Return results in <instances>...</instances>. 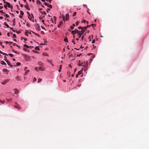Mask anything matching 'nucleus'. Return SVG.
<instances>
[{
	"instance_id": "nucleus-8",
	"label": "nucleus",
	"mask_w": 149,
	"mask_h": 149,
	"mask_svg": "<svg viewBox=\"0 0 149 149\" xmlns=\"http://www.w3.org/2000/svg\"><path fill=\"white\" fill-rule=\"evenodd\" d=\"M8 80H6L5 81L2 82L1 83V84H2L4 85L5 84H6L8 82Z\"/></svg>"
},
{
	"instance_id": "nucleus-29",
	"label": "nucleus",
	"mask_w": 149,
	"mask_h": 149,
	"mask_svg": "<svg viewBox=\"0 0 149 149\" xmlns=\"http://www.w3.org/2000/svg\"><path fill=\"white\" fill-rule=\"evenodd\" d=\"M3 71L4 72H6L8 71V70L6 69H3Z\"/></svg>"
},
{
	"instance_id": "nucleus-34",
	"label": "nucleus",
	"mask_w": 149,
	"mask_h": 149,
	"mask_svg": "<svg viewBox=\"0 0 149 149\" xmlns=\"http://www.w3.org/2000/svg\"><path fill=\"white\" fill-rule=\"evenodd\" d=\"M91 26H93V27L96 26V25L95 24H92L91 25Z\"/></svg>"
},
{
	"instance_id": "nucleus-28",
	"label": "nucleus",
	"mask_w": 149,
	"mask_h": 149,
	"mask_svg": "<svg viewBox=\"0 0 149 149\" xmlns=\"http://www.w3.org/2000/svg\"><path fill=\"white\" fill-rule=\"evenodd\" d=\"M43 54L44 56H48V54L46 53H43Z\"/></svg>"
},
{
	"instance_id": "nucleus-53",
	"label": "nucleus",
	"mask_w": 149,
	"mask_h": 149,
	"mask_svg": "<svg viewBox=\"0 0 149 149\" xmlns=\"http://www.w3.org/2000/svg\"><path fill=\"white\" fill-rule=\"evenodd\" d=\"M44 4L45 6H47L48 5V4L47 3H45V2L44 3Z\"/></svg>"
},
{
	"instance_id": "nucleus-24",
	"label": "nucleus",
	"mask_w": 149,
	"mask_h": 149,
	"mask_svg": "<svg viewBox=\"0 0 149 149\" xmlns=\"http://www.w3.org/2000/svg\"><path fill=\"white\" fill-rule=\"evenodd\" d=\"M42 79L41 78H39L38 79V82L39 83L41 81Z\"/></svg>"
},
{
	"instance_id": "nucleus-55",
	"label": "nucleus",
	"mask_w": 149,
	"mask_h": 149,
	"mask_svg": "<svg viewBox=\"0 0 149 149\" xmlns=\"http://www.w3.org/2000/svg\"><path fill=\"white\" fill-rule=\"evenodd\" d=\"M27 14H28V15H29V16H30V13H29V12H27Z\"/></svg>"
},
{
	"instance_id": "nucleus-20",
	"label": "nucleus",
	"mask_w": 149,
	"mask_h": 149,
	"mask_svg": "<svg viewBox=\"0 0 149 149\" xmlns=\"http://www.w3.org/2000/svg\"><path fill=\"white\" fill-rule=\"evenodd\" d=\"M47 6L51 8H52V6L51 5L49 4H48Z\"/></svg>"
},
{
	"instance_id": "nucleus-50",
	"label": "nucleus",
	"mask_w": 149,
	"mask_h": 149,
	"mask_svg": "<svg viewBox=\"0 0 149 149\" xmlns=\"http://www.w3.org/2000/svg\"><path fill=\"white\" fill-rule=\"evenodd\" d=\"M82 27H78V29H81Z\"/></svg>"
},
{
	"instance_id": "nucleus-1",
	"label": "nucleus",
	"mask_w": 149,
	"mask_h": 149,
	"mask_svg": "<svg viewBox=\"0 0 149 149\" xmlns=\"http://www.w3.org/2000/svg\"><path fill=\"white\" fill-rule=\"evenodd\" d=\"M77 31V32H76L75 33H74V31H71V34L74 35V34H75L76 33H77L78 35V37L79 38H80L82 35H83V33H80L79 31L77 30V29H76L75 30V31Z\"/></svg>"
},
{
	"instance_id": "nucleus-58",
	"label": "nucleus",
	"mask_w": 149,
	"mask_h": 149,
	"mask_svg": "<svg viewBox=\"0 0 149 149\" xmlns=\"http://www.w3.org/2000/svg\"><path fill=\"white\" fill-rule=\"evenodd\" d=\"M84 36H83L81 37V40H84Z\"/></svg>"
},
{
	"instance_id": "nucleus-6",
	"label": "nucleus",
	"mask_w": 149,
	"mask_h": 149,
	"mask_svg": "<svg viewBox=\"0 0 149 149\" xmlns=\"http://www.w3.org/2000/svg\"><path fill=\"white\" fill-rule=\"evenodd\" d=\"M14 92H15V93L16 94H18L19 93V91L18 90H17V89H14Z\"/></svg>"
},
{
	"instance_id": "nucleus-57",
	"label": "nucleus",
	"mask_w": 149,
	"mask_h": 149,
	"mask_svg": "<svg viewBox=\"0 0 149 149\" xmlns=\"http://www.w3.org/2000/svg\"><path fill=\"white\" fill-rule=\"evenodd\" d=\"M61 26V25L60 24H59L58 25V28H59L60 27V26Z\"/></svg>"
},
{
	"instance_id": "nucleus-54",
	"label": "nucleus",
	"mask_w": 149,
	"mask_h": 149,
	"mask_svg": "<svg viewBox=\"0 0 149 149\" xmlns=\"http://www.w3.org/2000/svg\"><path fill=\"white\" fill-rule=\"evenodd\" d=\"M0 12L1 13H3V14H5V13L3 12V11L2 10H0Z\"/></svg>"
},
{
	"instance_id": "nucleus-46",
	"label": "nucleus",
	"mask_w": 149,
	"mask_h": 149,
	"mask_svg": "<svg viewBox=\"0 0 149 149\" xmlns=\"http://www.w3.org/2000/svg\"><path fill=\"white\" fill-rule=\"evenodd\" d=\"M67 74L68 76H70V72H67Z\"/></svg>"
},
{
	"instance_id": "nucleus-25",
	"label": "nucleus",
	"mask_w": 149,
	"mask_h": 149,
	"mask_svg": "<svg viewBox=\"0 0 149 149\" xmlns=\"http://www.w3.org/2000/svg\"><path fill=\"white\" fill-rule=\"evenodd\" d=\"M4 15L6 18H8L9 17V16L7 14H4Z\"/></svg>"
},
{
	"instance_id": "nucleus-52",
	"label": "nucleus",
	"mask_w": 149,
	"mask_h": 149,
	"mask_svg": "<svg viewBox=\"0 0 149 149\" xmlns=\"http://www.w3.org/2000/svg\"><path fill=\"white\" fill-rule=\"evenodd\" d=\"M35 35H36V36H37L40 37V36H39V35L37 33H35Z\"/></svg>"
},
{
	"instance_id": "nucleus-2",
	"label": "nucleus",
	"mask_w": 149,
	"mask_h": 149,
	"mask_svg": "<svg viewBox=\"0 0 149 149\" xmlns=\"http://www.w3.org/2000/svg\"><path fill=\"white\" fill-rule=\"evenodd\" d=\"M6 4L7 5V6L8 8H11L12 9L13 8L12 6L10 4V3L8 2H6Z\"/></svg>"
},
{
	"instance_id": "nucleus-12",
	"label": "nucleus",
	"mask_w": 149,
	"mask_h": 149,
	"mask_svg": "<svg viewBox=\"0 0 149 149\" xmlns=\"http://www.w3.org/2000/svg\"><path fill=\"white\" fill-rule=\"evenodd\" d=\"M15 18H14L13 20V25L14 26L15 25Z\"/></svg>"
},
{
	"instance_id": "nucleus-33",
	"label": "nucleus",
	"mask_w": 149,
	"mask_h": 149,
	"mask_svg": "<svg viewBox=\"0 0 149 149\" xmlns=\"http://www.w3.org/2000/svg\"><path fill=\"white\" fill-rule=\"evenodd\" d=\"M76 12H74L73 15V17H74L75 16H76Z\"/></svg>"
},
{
	"instance_id": "nucleus-23",
	"label": "nucleus",
	"mask_w": 149,
	"mask_h": 149,
	"mask_svg": "<svg viewBox=\"0 0 149 149\" xmlns=\"http://www.w3.org/2000/svg\"><path fill=\"white\" fill-rule=\"evenodd\" d=\"M35 49L36 50H40V49H39V47L38 46L36 47L35 48Z\"/></svg>"
},
{
	"instance_id": "nucleus-21",
	"label": "nucleus",
	"mask_w": 149,
	"mask_h": 149,
	"mask_svg": "<svg viewBox=\"0 0 149 149\" xmlns=\"http://www.w3.org/2000/svg\"><path fill=\"white\" fill-rule=\"evenodd\" d=\"M24 47H26L27 48H30V46L25 44L24 45Z\"/></svg>"
},
{
	"instance_id": "nucleus-32",
	"label": "nucleus",
	"mask_w": 149,
	"mask_h": 149,
	"mask_svg": "<svg viewBox=\"0 0 149 149\" xmlns=\"http://www.w3.org/2000/svg\"><path fill=\"white\" fill-rule=\"evenodd\" d=\"M41 13H43L45 15H46V14H47V13H46V12H45V11H43V12H41Z\"/></svg>"
},
{
	"instance_id": "nucleus-11",
	"label": "nucleus",
	"mask_w": 149,
	"mask_h": 149,
	"mask_svg": "<svg viewBox=\"0 0 149 149\" xmlns=\"http://www.w3.org/2000/svg\"><path fill=\"white\" fill-rule=\"evenodd\" d=\"M24 7H25V8L28 10H30V8H29V7L28 6L26 5H25L24 6Z\"/></svg>"
},
{
	"instance_id": "nucleus-63",
	"label": "nucleus",
	"mask_w": 149,
	"mask_h": 149,
	"mask_svg": "<svg viewBox=\"0 0 149 149\" xmlns=\"http://www.w3.org/2000/svg\"><path fill=\"white\" fill-rule=\"evenodd\" d=\"M79 75H78V74H76V78H77L78 77V76H79Z\"/></svg>"
},
{
	"instance_id": "nucleus-15",
	"label": "nucleus",
	"mask_w": 149,
	"mask_h": 149,
	"mask_svg": "<svg viewBox=\"0 0 149 149\" xmlns=\"http://www.w3.org/2000/svg\"><path fill=\"white\" fill-rule=\"evenodd\" d=\"M64 41H65L66 42H68V38L67 37H65L64 40Z\"/></svg>"
},
{
	"instance_id": "nucleus-17",
	"label": "nucleus",
	"mask_w": 149,
	"mask_h": 149,
	"mask_svg": "<svg viewBox=\"0 0 149 149\" xmlns=\"http://www.w3.org/2000/svg\"><path fill=\"white\" fill-rule=\"evenodd\" d=\"M87 63L88 64V61H87ZM87 67H88V64L87 65H86L85 66H84V68L85 71L86 70H87Z\"/></svg>"
},
{
	"instance_id": "nucleus-7",
	"label": "nucleus",
	"mask_w": 149,
	"mask_h": 149,
	"mask_svg": "<svg viewBox=\"0 0 149 149\" xmlns=\"http://www.w3.org/2000/svg\"><path fill=\"white\" fill-rule=\"evenodd\" d=\"M65 17H66L65 20H66V21H67L68 19L69 18V14L68 13L66 14V15Z\"/></svg>"
},
{
	"instance_id": "nucleus-59",
	"label": "nucleus",
	"mask_w": 149,
	"mask_h": 149,
	"mask_svg": "<svg viewBox=\"0 0 149 149\" xmlns=\"http://www.w3.org/2000/svg\"><path fill=\"white\" fill-rule=\"evenodd\" d=\"M4 42H5L6 44H8V43H9V42L7 41H5Z\"/></svg>"
},
{
	"instance_id": "nucleus-5",
	"label": "nucleus",
	"mask_w": 149,
	"mask_h": 149,
	"mask_svg": "<svg viewBox=\"0 0 149 149\" xmlns=\"http://www.w3.org/2000/svg\"><path fill=\"white\" fill-rule=\"evenodd\" d=\"M86 30L83 27H82L81 30V31H79V32L82 33H83Z\"/></svg>"
},
{
	"instance_id": "nucleus-30",
	"label": "nucleus",
	"mask_w": 149,
	"mask_h": 149,
	"mask_svg": "<svg viewBox=\"0 0 149 149\" xmlns=\"http://www.w3.org/2000/svg\"><path fill=\"white\" fill-rule=\"evenodd\" d=\"M21 63H19V62H18V63H17L16 64V65H17V66H19L20 65H21Z\"/></svg>"
},
{
	"instance_id": "nucleus-45",
	"label": "nucleus",
	"mask_w": 149,
	"mask_h": 149,
	"mask_svg": "<svg viewBox=\"0 0 149 149\" xmlns=\"http://www.w3.org/2000/svg\"><path fill=\"white\" fill-rule=\"evenodd\" d=\"M79 23V22H78V21L77 22H76V25L77 26H78V25Z\"/></svg>"
},
{
	"instance_id": "nucleus-31",
	"label": "nucleus",
	"mask_w": 149,
	"mask_h": 149,
	"mask_svg": "<svg viewBox=\"0 0 149 149\" xmlns=\"http://www.w3.org/2000/svg\"><path fill=\"white\" fill-rule=\"evenodd\" d=\"M8 55H9L11 57H13L14 56L13 54H10V53Z\"/></svg>"
},
{
	"instance_id": "nucleus-4",
	"label": "nucleus",
	"mask_w": 149,
	"mask_h": 149,
	"mask_svg": "<svg viewBox=\"0 0 149 149\" xmlns=\"http://www.w3.org/2000/svg\"><path fill=\"white\" fill-rule=\"evenodd\" d=\"M38 68V70H41L42 71H43L45 70V69L43 67H39Z\"/></svg>"
},
{
	"instance_id": "nucleus-40",
	"label": "nucleus",
	"mask_w": 149,
	"mask_h": 149,
	"mask_svg": "<svg viewBox=\"0 0 149 149\" xmlns=\"http://www.w3.org/2000/svg\"><path fill=\"white\" fill-rule=\"evenodd\" d=\"M13 38H16V36L15 34H13Z\"/></svg>"
},
{
	"instance_id": "nucleus-56",
	"label": "nucleus",
	"mask_w": 149,
	"mask_h": 149,
	"mask_svg": "<svg viewBox=\"0 0 149 149\" xmlns=\"http://www.w3.org/2000/svg\"><path fill=\"white\" fill-rule=\"evenodd\" d=\"M83 28L84 29H85L86 30L87 28H88L87 26H85V27H83Z\"/></svg>"
},
{
	"instance_id": "nucleus-51",
	"label": "nucleus",
	"mask_w": 149,
	"mask_h": 149,
	"mask_svg": "<svg viewBox=\"0 0 149 149\" xmlns=\"http://www.w3.org/2000/svg\"><path fill=\"white\" fill-rule=\"evenodd\" d=\"M16 46L19 49L20 48V47L18 45H16Z\"/></svg>"
},
{
	"instance_id": "nucleus-37",
	"label": "nucleus",
	"mask_w": 149,
	"mask_h": 149,
	"mask_svg": "<svg viewBox=\"0 0 149 149\" xmlns=\"http://www.w3.org/2000/svg\"><path fill=\"white\" fill-rule=\"evenodd\" d=\"M36 80L37 79L36 78H34V79L33 80V82H35L36 81Z\"/></svg>"
},
{
	"instance_id": "nucleus-36",
	"label": "nucleus",
	"mask_w": 149,
	"mask_h": 149,
	"mask_svg": "<svg viewBox=\"0 0 149 149\" xmlns=\"http://www.w3.org/2000/svg\"><path fill=\"white\" fill-rule=\"evenodd\" d=\"M2 54H3V55H6V56H8V55L6 53H4V52H2Z\"/></svg>"
},
{
	"instance_id": "nucleus-41",
	"label": "nucleus",
	"mask_w": 149,
	"mask_h": 149,
	"mask_svg": "<svg viewBox=\"0 0 149 149\" xmlns=\"http://www.w3.org/2000/svg\"><path fill=\"white\" fill-rule=\"evenodd\" d=\"M44 17H45L44 16H43L42 17H39V18L40 19H42L43 18H44Z\"/></svg>"
},
{
	"instance_id": "nucleus-14",
	"label": "nucleus",
	"mask_w": 149,
	"mask_h": 149,
	"mask_svg": "<svg viewBox=\"0 0 149 149\" xmlns=\"http://www.w3.org/2000/svg\"><path fill=\"white\" fill-rule=\"evenodd\" d=\"M29 71H30L29 70H27L26 71L24 74V75H26L27 74V73L29 72Z\"/></svg>"
},
{
	"instance_id": "nucleus-27",
	"label": "nucleus",
	"mask_w": 149,
	"mask_h": 149,
	"mask_svg": "<svg viewBox=\"0 0 149 149\" xmlns=\"http://www.w3.org/2000/svg\"><path fill=\"white\" fill-rule=\"evenodd\" d=\"M20 14L21 15H24V13L22 11H20Z\"/></svg>"
},
{
	"instance_id": "nucleus-47",
	"label": "nucleus",
	"mask_w": 149,
	"mask_h": 149,
	"mask_svg": "<svg viewBox=\"0 0 149 149\" xmlns=\"http://www.w3.org/2000/svg\"><path fill=\"white\" fill-rule=\"evenodd\" d=\"M4 7L6 9H7V6H6V4H5L4 5Z\"/></svg>"
},
{
	"instance_id": "nucleus-60",
	"label": "nucleus",
	"mask_w": 149,
	"mask_h": 149,
	"mask_svg": "<svg viewBox=\"0 0 149 149\" xmlns=\"http://www.w3.org/2000/svg\"><path fill=\"white\" fill-rule=\"evenodd\" d=\"M74 40H73L72 41V42H73V43H74V44H75V42H74Z\"/></svg>"
},
{
	"instance_id": "nucleus-44",
	"label": "nucleus",
	"mask_w": 149,
	"mask_h": 149,
	"mask_svg": "<svg viewBox=\"0 0 149 149\" xmlns=\"http://www.w3.org/2000/svg\"><path fill=\"white\" fill-rule=\"evenodd\" d=\"M63 24V22L62 21H61L60 22V24L61 25H62Z\"/></svg>"
},
{
	"instance_id": "nucleus-16",
	"label": "nucleus",
	"mask_w": 149,
	"mask_h": 149,
	"mask_svg": "<svg viewBox=\"0 0 149 149\" xmlns=\"http://www.w3.org/2000/svg\"><path fill=\"white\" fill-rule=\"evenodd\" d=\"M14 107L15 108L19 110L20 109V107H19L17 105H15L14 106Z\"/></svg>"
},
{
	"instance_id": "nucleus-61",
	"label": "nucleus",
	"mask_w": 149,
	"mask_h": 149,
	"mask_svg": "<svg viewBox=\"0 0 149 149\" xmlns=\"http://www.w3.org/2000/svg\"><path fill=\"white\" fill-rule=\"evenodd\" d=\"M10 33H7V36L9 37L10 36Z\"/></svg>"
},
{
	"instance_id": "nucleus-3",
	"label": "nucleus",
	"mask_w": 149,
	"mask_h": 149,
	"mask_svg": "<svg viewBox=\"0 0 149 149\" xmlns=\"http://www.w3.org/2000/svg\"><path fill=\"white\" fill-rule=\"evenodd\" d=\"M4 60L6 61V62H7V63L8 65H9L11 68H12L13 67V65H11L10 61H8L7 60H6L5 59H4Z\"/></svg>"
},
{
	"instance_id": "nucleus-43",
	"label": "nucleus",
	"mask_w": 149,
	"mask_h": 149,
	"mask_svg": "<svg viewBox=\"0 0 149 149\" xmlns=\"http://www.w3.org/2000/svg\"><path fill=\"white\" fill-rule=\"evenodd\" d=\"M62 16L63 19V20L64 21L65 20V16H64V15H62Z\"/></svg>"
},
{
	"instance_id": "nucleus-18",
	"label": "nucleus",
	"mask_w": 149,
	"mask_h": 149,
	"mask_svg": "<svg viewBox=\"0 0 149 149\" xmlns=\"http://www.w3.org/2000/svg\"><path fill=\"white\" fill-rule=\"evenodd\" d=\"M4 24L5 25L7 28H9V26L6 23V22L4 23Z\"/></svg>"
},
{
	"instance_id": "nucleus-19",
	"label": "nucleus",
	"mask_w": 149,
	"mask_h": 149,
	"mask_svg": "<svg viewBox=\"0 0 149 149\" xmlns=\"http://www.w3.org/2000/svg\"><path fill=\"white\" fill-rule=\"evenodd\" d=\"M38 65H42L43 64L42 63V62H41V61L38 62Z\"/></svg>"
},
{
	"instance_id": "nucleus-22",
	"label": "nucleus",
	"mask_w": 149,
	"mask_h": 149,
	"mask_svg": "<svg viewBox=\"0 0 149 149\" xmlns=\"http://www.w3.org/2000/svg\"><path fill=\"white\" fill-rule=\"evenodd\" d=\"M12 98L10 99H6V100L7 101H8V102H9L10 101H11L12 100Z\"/></svg>"
},
{
	"instance_id": "nucleus-39",
	"label": "nucleus",
	"mask_w": 149,
	"mask_h": 149,
	"mask_svg": "<svg viewBox=\"0 0 149 149\" xmlns=\"http://www.w3.org/2000/svg\"><path fill=\"white\" fill-rule=\"evenodd\" d=\"M15 78L17 80H18L19 79V76H17Z\"/></svg>"
},
{
	"instance_id": "nucleus-64",
	"label": "nucleus",
	"mask_w": 149,
	"mask_h": 149,
	"mask_svg": "<svg viewBox=\"0 0 149 149\" xmlns=\"http://www.w3.org/2000/svg\"><path fill=\"white\" fill-rule=\"evenodd\" d=\"M42 23H43V24H44V22H45V20H42Z\"/></svg>"
},
{
	"instance_id": "nucleus-62",
	"label": "nucleus",
	"mask_w": 149,
	"mask_h": 149,
	"mask_svg": "<svg viewBox=\"0 0 149 149\" xmlns=\"http://www.w3.org/2000/svg\"><path fill=\"white\" fill-rule=\"evenodd\" d=\"M54 20L55 21L56 20V17L55 16L54 17Z\"/></svg>"
},
{
	"instance_id": "nucleus-38",
	"label": "nucleus",
	"mask_w": 149,
	"mask_h": 149,
	"mask_svg": "<svg viewBox=\"0 0 149 149\" xmlns=\"http://www.w3.org/2000/svg\"><path fill=\"white\" fill-rule=\"evenodd\" d=\"M78 65L79 66H83L84 65L83 64V63H81V64H79Z\"/></svg>"
},
{
	"instance_id": "nucleus-26",
	"label": "nucleus",
	"mask_w": 149,
	"mask_h": 149,
	"mask_svg": "<svg viewBox=\"0 0 149 149\" xmlns=\"http://www.w3.org/2000/svg\"><path fill=\"white\" fill-rule=\"evenodd\" d=\"M5 101L4 100L1 101L0 100V102L2 104H4L5 102Z\"/></svg>"
},
{
	"instance_id": "nucleus-35",
	"label": "nucleus",
	"mask_w": 149,
	"mask_h": 149,
	"mask_svg": "<svg viewBox=\"0 0 149 149\" xmlns=\"http://www.w3.org/2000/svg\"><path fill=\"white\" fill-rule=\"evenodd\" d=\"M35 70L36 71H38V68L37 67H36L35 68Z\"/></svg>"
},
{
	"instance_id": "nucleus-48",
	"label": "nucleus",
	"mask_w": 149,
	"mask_h": 149,
	"mask_svg": "<svg viewBox=\"0 0 149 149\" xmlns=\"http://www.w3.org/2000/svg\"><path fill=\"white\" fill-rule=\"evenodd\" d=\"M95 42V39H94V40H93V41H92V43H94Z\"/></svg>"
},
{
	"instance_id": "nucleus-10",
	"label": "nucleus",
	"mask_w": 149,
	"mask_h": 149,
	"mask_svg": "<svg viewBox=\"0 0 149 149\" xmlns=\"http://www.w3.org/2000/svg\"><path fill=\"white\" fill-rule=\"evenodd\" d=\"M1 64L2 65H6V63L4 62V61H2L0 62Z\"/></svg>"
},
{
	"instance_id": "nucleus-13",
	"label": "nucleus",
	"mask_w": 149,
	"mask_h": 149,
	"mask_svg": "<svg viewBox=\"0 0 149 149\" xmlns=\"http://www.w3.org/2000/svg\"><path fill=\"white\" fill-rule=\"evenodd\" d=\"M36 3L37 4H39V5L41 4L42 3V2H41L39 0H37L36 1Z\"/></svg>"
},
{
	"instance_id": "nucleus-42",
	"label": "nucleus",
	"mask_w": 149,
	"mask_h": 149,
	"mask_svg": "<svg viewBox=\"0 0 149 149\" xmlns=\"http://www.w3.org/2000/svg\"><path fill=\"white\" fill-rule=\"evenodd\" d=\"M70 28L71 30H72L74 29V27L73 26H71L70 27Z\"/></svg>"
},
{
	"instance_id": "nucleus-9",
	"label": "nucleus",
	"mask_w": 149,
	"mask_h": 149,
	"mask_svg": "<svg viewBox=\"0 0 149 149\" xmlns=\"http://www.w3.org/2000/svg\"><path fill=\"white\" fill-rule=\"evenodd\" d=\"M83 70V68H82L80 71H79L78 72V73H77L78 75H80L81 74V72H82V71Z\"/></svg>"
},
{
	"instance_id": "nucleus-49",
	"label": "nucleus",
	"mask_w": 149,
	"mask_h": 149,
	"mask_svg": "<svg viewBox=\"0 0 149 149\" xmlns=\"http://www.w3.org/2000/svg\"><path fill=\"white\" fill-rule=\"evenodd\" d=\"M13 52H14V53H16V54H17V51H14V50H13Z\"/></svg>"
}]
</instances>
